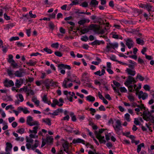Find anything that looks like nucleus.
<instances>
[{
    "label": "nucleus",
    "mask_w": 154,
    "mask_h": 154,
    "mask_svg": "<svg viewBox=\"0 0 154 154\" xmlns=\"http://www.w3.org/2000/svg\"><path fill=\"white\" fill-rule=\"evenodd\" d=\"M35 126L33 127L32 130H29V133L30 134L29 135V137L26 138L27 143L26 145V148L28 149H32L33 150H35L39 145V141L37 140H35V143L32 145L34 140L32 138H38V136L36 135V134L37 133V130L39 126Z\"/></svg>",
    "instance_id": "f257e3e1"
},
{
    "label": "nucleus",
    "mask_w": 154,
    "mask_h": 154,
    "mask_svg": "<svg viewBox=\"0 0 154 154\" xmlns=\"http://www.w3.org/2000/svg\"><path fill=\"white\" fill-rule=\"evenodd\" d=\"M136 82V81L134 78L131 76H129L125 82L124 84L126 86L128 87L130 92H132L136 91L137 92L141 88V84H139L138 86L136 84H134V85H130L132 83H135Z\"/></svg>",
    "instance_id": "f03ea898"
},
{
    "label": "nucleus",
    "mask_w": 154,
    "mask_h": 154,
    "mask_svg": "<svg viewBox=\"0 0 154 154\" xmlns=\"http://www.w3.org/2000/svg\"><path fill=\"white\" fill-rule=\"evenodd\" d=\"M109 122H112V127L115 132L118 135H121L122 133V127L121 120L119 119L115 120V122H113L112 119H110Z\"/></svg>",
    "instance_id": "7ed1b4c3"
},
{
    "label": "nucleus",
    "mask_w": 154,
    "mask_h": 154,
    "mask_svg": "<svg viewBox=\"0 0 154 154\" xmlns=\"http://www.w3.org/2000/svg\"><path fill=\"white\" fill-rule=\"evenodd\" d=\"M26 123L27 125L30 126L40 125L38 121L34 120L33 117L31 116H29L27 117Z\"/></svg>",
    "instance_id": "20e7f679"
},
{
    "label": "nucleus",
    "mask_w": 154,
    "mask_h": 154,
    "mask_svg": "<svg viewBox=\"0 0 154 154\" xmlns=\"http://www.w3.org/2000/svg\"><path fill=\"white\" fill-rule=\"evenodd\" d=\"M53 103H51V106L53 108H55L57 105L59 106H62L64 103L63 99L62 98H60L58 100L57 99H54L52 100Z\"/></svg>",
    "instance_id": "39448f33"
},
{
    "label": "nucleus",
    "mask_w": 154,
    "mask_h": 154,
    "mask_svg": "<svg viewBox=\"0 0 154 154\" xmlns=\"http://www.w3.org/2000/svg\"><path fill=\"white\" fill-rule=\"evenodd\" d=\"M73 85V83L70 82L67 78H65L62 84V86L64 88H70Z\"/></svg>",
    "instance_id": "423d86ee"
},
{
    "label": "nucleus",
    "mask_w": 154,
    "mask_h": 154,
    "mask_svg": "<svg viewBox=\"0 0 154 154\" xmlns=\"http://www.w3.org/2000/svg\"><path fill=\"white\" fill-rule=\"evenodd\" d=\"M63 112V109L58 108L54 110L53 113L49 112L48 114H50L52 118H54L55 116L59 115L60 113H62Z\"/></svg>",
    "instance_id": "0eeeda50"
},
{
    "label": "nucleus",
    "mask_w": 154,
    "mask_h": 154,
    "mask_svg": "<svg viewBox=\"0 0 154 154\" xmlns=\"http://www.w3.org/2000/svg\"><path fill=\"white\" fill-rule=\"evenodd\" d=\"M66 78L69 79V80L72 83V82H75L79 85H80L81 84L80 81L79 80H77V79H78L77 77L74 74H72L71 76L69 77H67Z\"/></svg>",
    "instance_id": "6e6552de"
},
{
    "label": "nucleus",
    "mask_w": 154,
    "mask_h": 154,
    "mask_svg": "<svg viewBox=\"0 0 154 154\" xmlns=\"http://www.w3.org/2000/svg\"><path fill=\"white\" fill-rule=\"evenodd\" d=\"M62 146L64 149V151L68 154H71V152L69 149V143L66 141H64L62 143Z\"/></svg>",
    "instance_id": "1a4fd4ad"
},
{
    "label": "nucleus",
    "mask_w": 154,
    "mask_h": 154,
    "mask_svg": "<svg viewBox=\"0 0 154 154\" xmlns=\"http://www.w3.org/2000/svg\"><path fill=\"white\" fill-rule=\"evenodd\" d=\"M125 45L128 48L130 49L134 46V42L132 39L130 38L125 39Z\"/></svg>",
    "instance_id": "9d476101"
},
{
    "label": "nucleus",
    "mask_w": 154,
    "mask_h": 154,
    "mask_svg": "<svg viewBox=\"0 0 154 154\" xmlns=\"http://www.w3.org/2000/svg\"><path fill=\"white\" fill-rule=\"evenodd\" d=\"M148 94L146 93H144L142 91H140L138 94L139 99L142 98L143 100L147 99L148 97Z\"/></svg>",
    "instance_id": "9b49d317"
},
{
    "label": "nucleus",
    "mask_w": 154,
    "mask_h": 154,
    "mask_svg": "<svg viewBox=\"0 0 154 154\" xmlns=\"http://www.w3.org/2000/svg\"><path fill=\"white\" fill-rule=\"evenodd\" d=\"M25 74V72L21 70L16 71L14 74L16 76L18 77H22L24 76Z\"/></svg>",
    "instance_id": "f8f14e48"
},
{
    "label": "nucleus",
    "mask_w": 154,
    "mask_h": 154,
    "mask_svg": "<svg viewBox=\"0 0 154 154\" xmlns=\"http://www.w3.org/2000/svg\"><path fill=\"white\" fill-rule=\"evenodd\" d=\"M104 52L106 53H108L110 52H114V50L111 46L109 45V42L106 43V48L104 49Z\"/></svg>",
    "instance_id": "ddd939ff"
},
{
    "label": "nucleus",
    "mask_w": 154,
    "mask_h": 154,
    "mask_svg": "<svg viewBox=\"0 0 154 154\" xmlns=\"http://www.w3.org/2000/svg\"><path fill=\"white\" fill-rule=\"evenodd\" d=\"M90 21V20L88 18H83L80 19L78 23L80 26L83 25L86 23H89Z\"/></svg>",
    "instance_id": "4468645a"
},
{
    "label": "nucleus",
    "mask_w": 154,
    "mask_h": 154,
    "mask_svg": "<svg viewBox=\"0 0 154 154\" xmlns=\"http://www.w3.org/2000/svg\"><path fill=\"white\" fill-rule=\"evenodd\" d=\"M96 135L97 138L98 139L100 143H105L106 141L104 136H102L100 134H97Z\"/></svg>",
    "instance_id": "2eb2a0df"
},
{
    "label": "nucleus",
    "mask_w": 154,
    "mask_h": 154,
    "mask_svg": "<svg viewBox=\"0 0 154 154\" xmlns=\"http://www.w3.org/2000/svg\"><path fill=\"white\" fill-rule=\"evenodd\" d=\"M72 143L74 144L82 143L83 144H85V141L81 139L78 138L77 139H74L72 141Z\"/></svg>",
    "instance_id": "dca6fc26"
},
{
    "label": "nucleus",
    "mask_w": 154,
    "mask_h": 154,
    "mask_svg": "<svg viewBox=\"0 0 154 154\" xmlns=\"http://www.w3.org/2000/svg\"><path fill=\"white\" fill-rule=\"evenodd\" d=\"M4 84L5 86L9 87L12 86L14 85V83L11 80H8L6 79L4 82Z\"/></svg>",
    "instance_id": "f3484780"
},
{
    "label": "nucleus",
    "mask_w": 154,
    "mask_h": 154,
    "mask_svg": "<svg viewBox=\"0 0 154 154\" xmlns=\"http://www.w3.org/2000/svg\"><path fill=\"white\" fill-rule=\"evenodd\" d=\"M58 67L60 69H64L70 70L71 68L70 66L64 64H59L58 65Z\"/></svg>",
    "instance_id": "a211bd4d"
},
{
    "label": "nucleus",
    "mask_w": 154,
    "mask_h": 154,
    "mask_svg": "<svg viewBox=\"0 0 154 154\" xmlns=\"http://www.w3.org/2000/svg\"><path fill=\"white\" fill-rule=\"evenodd\" d=\"M142 115L143 118L144 120L147 121L149 119L150 114L148 111L146 110L144 111Z\"/></svg>",
    "instance_id": "6ab92c4d"
},
{
    "label": "nucleus",
    "mask_w": 154,
    "mask_h": 154,
    "mask_svg": "<svg viewBox=\"0 0 154 154\" xmlns=\"http://www.w3.org/2000/svg\"><path fill=\"white\" fill-rule=\"evenodd\" d=\"M126 71L128 74L133 76H134L136 74V72L134 69L127 68Z\"/></svg>",
    "instance_id": "aec40b11"
},
{
    "label": "nucleus",
    "mask_w": 154,
    "mask_h": 154,
    "mask_svg": "<svg viewBox=\"0 0 154 154\" xmlns=\"http://www.w3.org/2000/svg\"><path fill=\"white\" fill-rule=\"evenodd\" d=\"M42 120V122L49 126H50L51 125V120L49 118H44Z\"/></svg>",
    "instance_id": "412c9836"
},
{
    "label": "nucleus",
    "mask_w": 154,
    "mask_h": 154,
    "mask_svg": "<svg viewBox=\"0 0 154 154\" xmlns=\"http://www.w3.org/2000/svg\"><path fill=\"white\" fill-rule=\"evenodd\" d=\"M42 101L44 103L48 104V105H51V102L50 101L48 100V99L47 98V94L44 95L42 97Z\"/></svg>",
    "instance_id": "4be33fe9"
},
{
    "label": "nucleus",
    "mask_w": 154,
    "mask_h": 154,
    "mask_svg": "<svg viewBox=\"0 0 154 154\" xmlns=\"http://www.w3.org/2000/svg\"><path fill=\"white\" fill-rule=\"evenodd\" d=\"M128 95L127 97L129 100L131 102H134L135 100V97L134 95L132 94L128 93Z\"/></svg>",
    "instance_id": "5701e85b"
},
{
    "label": "nucleus",
    "mask_w": 154,
    "mask_h": 154,
    "mask_svg": "<svg viewBox=\"0 0 154 154\" xmlns=\"http://www.w3.org/2000/svg\"><path fill=\"white\" fill-rule=\"evenodd\" d=\"M145 9H146L149 12L151 11H154V8L151 5L149 4L146 3V4Z\"/></svg>",
    "instance_id": "b1692460"
},
{
    "label": "nucleus",
    "mask_w": 154,
    "mask_h": 154,
    "mask_svg": "<svg viewBox=\"0 0 154 154\" xmlns=\"http://www.w3.org/2000/svg\"><path fill=\"white\" fill-rule=\"evenodd\" d=\"M6 147L5 149V151H11V150L12 145L10 142H7L6 143Z\"/></svg>",
    "instance_id": "393cba45"
},
{
    "label": "nucleus",
    "mask_w": 154,
    "mask_h": 154,
    "mask_svg": "<svg viewBox=\"0 0 154 154\" xmlns=\"http://www.w3.org/2000/svg\"><path fill=\"white\" fill-rule=\"evenodd\" d=\"M145 109V107L143 104H141L140 105V107H137L134 109V110L137 112V114L138 115L139 113L138 112H139L140 111L142 110L143 109Z\"/></svg>",
    "instance_id": "a878e982"
},
{
    "label": "nucleus",
    "mask_w": 154,
    "mask_h": 154,
    "mask_svg": "<svg viewBox=\"0 0 154 154\" xmlns=\"http://www.w3.org/2000/svg\"><path fill=\"white\" fill-rule=\"evenodd\" d=\"M136 43L137 44L143 45L144 44V41L143 38H136Z\"/></svg>",
    "instance_id": "bb28decb"
},
{
    "label": "nucleus",
    "mask_w": 154,
    "mask_h": 154,
    "mask_svg": "<svg viewBox=\"0 0 154 154\" xmlns=\"http://www.w3.org/2000/svg\"><path fill=\"white\" fill-rule=\"evenodd\" d=\"M109 45L111 46L112 49L114 50L115 49L118 48L119 46V45L117 42H109Z\"/></svg>",
    "instance_id": "cd10ccee"
},
{
    "label": "nucleus",
    "mask_w": 154,
    "mask_h": 154,
    "mask_svg": "<svg viewBox=\"0 0 154 154\" xmlns=\"http://www.w3.org/2000/svg\"><path fill=\"white\" fill-rule=\"evenodd\" d=\"M86 98V100L89 102H94L95 100V97L91 95L88 96Z\"/></svg>",
    "instance_id": "c85d7f7f"
},
{
    "label": "nucleus",
    "mask_w": 154,
    "mask_h": 154,
    "mask_svg": "<svg viewBox=\"0 0 154 154\" xmlns=\"http://www.w3.org/2000/svg\"><path fill=\"white\" fill-rule=\"evenodd\" d=\"M23 83V80L22 79L19 80L17 79L15 82V85L17 87H20Z\"/></svg>",
    "instance_id": "c756f323"
},
{
    "label": "nucleus",
    "mask_w": 154,
    "mask_h": 154,
    "mask_svg": "<svg viewBox=\"0 0 154 154\" xmlns=\"http://www.w3.org/2000/svg\"><path fill=\"white\" fill-rule=\"evenodd\" d=\"M16 97L20 102H22L24 100L23 97L21 94H17L16 95Z\"/></svg>",
    "instance_id": "7c9ffc66"
},
{
    "label": "nucleus",
    "mask_w": 154,
    "mask_h": 154,
    "mask_svg": "<svg viewBox=\"0 0 154 154\" xmlns=\"http://www.w3.org/2000/svg\"><path fill=\"white\" fill-rule=\"evenodd\" d=\"M96 60L97 61H93L91 63L95 65H98L102 61L98 57H96Z\"/></svg>",
    "instance_id": "2f4dec72"
},
{
    "label": "nucleus",
    "mask_w": 154,
    "mask_h": 154,
    "mask_svg": "<svg viewBox=\"0 0 154 154\" xmlns=\"http://www.w3.org/2000/svg\"><path fill=\"white\" fill-rule=\"evenodd\" d=\"M92 44L93 45H100V44H104V42L103 40L99 41L95 40L92 42Z\"/></svg>",
    "instance_id": "473e14b6"
},
{
    "label": "nucleus",
    "mask_w": 154,
    "mask_h": 154,
    "mask_svg": "<svg viewBox=\"0 0 154 154\" xmlns=\"http://www.w3.org/2000/svg\"><path fill=\"white\" fill-rule=\"evenodd\" d=\"M69 115L71 118L72 121L73 122H75L76 120V119L74 113L72 112H70L69 113Z\"/></svg>",
    "instance_id": "72a5a7b5"
},
{
    "label": "nucleus",
    "mask_w": 154,
    "mask_h": 154,
    "mask_svg": "<svg viewBox=\"0 0 154 154\" xmlns=\"http://www.w3.org/2000/svg\"><path fill=\"white\" fill-rule=\"evenodd\" d=\"M124 118V120L128 122H130L131 121V119L130 118V115L128 113H127L125 115Z\"/></svg>",
    "instance_id": "f704fd0d"
},
{
    "label": "nucleus",
    "mask_w": 154,
    "mask_h": 154,
    "mask_svg": "<svg viewBox=\"0 0 154 154\" xmlns=\"http://www.w3.org/2000/svg\"><path fill=\"white\" fill-rule=\"evenodd\" d=\"M75 93L74 92H72V95H69L66 97L67 99L69 100L70 102H72L73 101V98L72 97L75 96Z\"/></svg>",
    "instance_id": "c9c22d12"
},
{
    "label": "nucleus",
    "mask_w": 154,
    "mask_h": 154,
    "mask_svg": "<svg viewBox=\"0 0 154 154\" xmlns=\"http://www.w3.org/2000/svg\"><path fill=\"white\" fill-rule=\"evenodd\" d=\"M32 101L34 102L37 106H39V101L37 100L36 97H33L32 98Z\"/></svg>",
    "instance_id": "e433bc0d"
},
{
    "label": "nucleus",
    "mask_w": 154,
    "mask_h": 154,
    "mask_svg": "<svg viewBox=\"0 0 154 154\" xmlns=\"http://www.w3.org/2000/svg\"><path fill=\"white\" fill-rule=\"evenodd\" d=\"M98 2L96 0H91L90 5L93 7H95L98 4Z\"/></svg>",
    "instance_id": "4c0bfd02"
},
{
    "label": "nucleus",
    "mask_w": 154,
    "mask_h": 154,
    "mask_svg": "<svg viewBox=\"0 0 154 154\" xmlns=\"http://www.w3.org/2000/svg\"><path fill=\"white\" fill-rule=\"evenodd\" d=\"M144 146V144L143 143H141V144L138 145L137 146V152L138 153H139L141 151L142 147H143Z\"/></svg>",
    "instance_id": "58836bf2"
},
{
    "label": "nucleus",
    "mask_w": 154,
    "mask_h": 154,
    "mask_svg": "<svg viewBox=\"0 0 154 154\" xmlns=\"http://www.w3.org/2000/svg\"><path fill=\"white\" fill-rule=\"evenodd\" d=\"M45 84L46 88L47 89H49L50 88V83L49 80L47 79L45 82Z\"/></svg>",
    "instance_id": "ea45409f"
},
{
    "label": "nucleus",
    "mask_w": 154,
    "mask_h": 154,
    "mask_svg": "<svg viewBox=\"0 0 154 154\" xmlns=\"http://www.w3.org/2000/svg\"><path fill=\"white\" fill-rule=\"evenodd\" d=\"M53 139L50 136H47L46 139H45V141L47 143H51L52 142Z\"/></svg>",
    "instance_id": "a19ab883"
},
{
    "label": "nucleus",
    "mask_w": 154,
    "mask_h": 154,
    "mask_svg": "<svg viewBox=\"0 0 154 154\" xmlns=\"http://www.w3.org/2000/svg\"><path fill=\"white\" fill-rule=\"evenodd\" d=\"M13 56L11 54H9L8 55V62L9 63L14 62V60L13 59Z\"/></svg>",
    "instance_id": "79ce46f5"
},
{
    "label": "nucleus",
    "mask_w": 154,
    "mask_h": 154,
    "mask_svg": "<svg viewBox=\"0 0 154 154\" xmlns=\"http://www.w3.org/2000/svg\"><path fill=\"white\" fill-rule=\"evenodd\" d=\"M49 82L50 87L57 86L58 84L57 82L54 81L52 80H49Z\"/></svg>",
    "instance_id": "37998d69"
},
{
    "label": "nucleus",
    "mask_w": 154,
    "mask_h": 154,
    "mask_svg": "<svg viewBox=\"0 0 154 154\" xmlns=\"http://www.w3.org/2000/svg\"><path fill=\"white\" fill-rule=\"evenodd\" d=\"M64 130L67 132L72 133L73 132V128L69 126H67Z\"/></svg>",
    "instance_id": "c03bdc74"
},
{
    "label": "nucleus",
    "mask_w": 154,
    "mask_h": 154,
    "mask_svg": "<svg viewBox=\"0 0 154 154\" xmlns=\"http://www.w3.org/2000/svg\"><path fill=\"white\" fill-rule=\"evenodd\" d=\"M25 129L23 128H21L18 129L17 131V132L20 134H22L25 132Z\"/></svg>",
    "instance_id": "a18cd8bd"
},
{
    "label": "nucleus",
    "mask_w": 154,
    "mask_h": 154,
    "mask_svg": "<svg viewBox=\"0 0 154 154\" xmlns=\"http://www.w3.org/2000/svg\"><path fill=\"white\" fill-rule=\"evenodd\" d=\"M43 50L48 54H51L53 53V51L50 49L46 47L43 49Z\"/></svg>",
    "instance_id": "49530a36"
},
{
    "label": "nucleus",
    "mask_w": 154,
    "mask_h": 154,
    "mask_svg": "<svg viewBox=\"0 0 154 154\" xmlns=\"http://www.w3.org/2000/svg\"><path fill=\"white\" fill-rule=\"evenodd\" d=\"M3 125H4V126L2 127V129L3 130H5L8 129V126L7 123L4 122L3 123Z\"/></svg>",
    "instance_id": "de8ad7c7"
},
{
    "label": "nucleus",
    "mask_w": 154,
    "mask_h": 154,
    "mask_svg": "<svg viewBox=\"0 0 154 154\" xmlns=\"http://www.w3.org/2000/svg\"><path fill=\"white\" fill-rule=\"evenodd\" d=\"M59 45V44L58 42H56L55 43H54L52 44L51 45V47L52 48H58Z\"/></svg>",
    "instance_id": "09e8293b"
},
{
    "label": "nucleus",
    "mask_w": 154,
    "mask_h": 154,
    "mask_svg": "<svg viewBox=\"0 0 154 154\" xmlns=\"http://www.w3.org/2000/svg\"><path fill=\"white\" fill-rule=\"evenodd\" d=\"M131 107H140V105L137 104L136 103L134 102H131Z\"/></svg>",
    "instance_id": "8fccbe9b"
},
{
    "label": "nucleus",
    "mask_w": 154,
    "mask_h": 154,
    "mask_svg": "<svg viewBox=\"0 0 154 154\" xmlns=\"http://www.w3.org/2000/svg\"><path fill=\"white\" fill-rule=\"evenodd\" d=\"M121 92L126 93L127 90L126 88L124 87H121L119 88Z\"/></svg>",
    "instance_id": "3c124183"
},
{
    "label": "nucleus",
    "mask_w": 154,
    "mask_h": 154,
    "mask_svg": "<svg viewBox=\"0 0 154 154\" xmlns=\"http://www.w3.org/2000/svg\"><path fill=\"white\" fill-rule=\"evenodd\" d=\"M29 14L30 17L32 18H35L36 17V15L35 14H32V11H30L29 12Z\"/></svg>",
    "instance_id": "603ef678"
},
{
    "label": "nucleus",
    "mask_w": 154,
    "mask_h": 154,
    "mask_svg": "<svg viewBox=\"0 0 154 154\" xmlns=\"http://www.w3.org/2000/svg\"><path fill=\"white\" fill-rule=\"evenodd\" d=\"M69 119L70 117L69 116V115H67L63 117V118L61 120L62 121H68L69 120Z\"/></svg>",
    "instance_id": "864d4df0"
},
{
    "label": "nucleus",
    "mask_w": 154,
    "mask_h": 154,
    "mask_svg": "<svg viewBox=\"0 0 154 154\" xmlns=\"http://www.w3.org/2000/svg\"><path fill=\"white\" fill-rule=\"evenodd\" d=\"M49 27L51 29L53 30L55 27V26L53 22H51L49 23Z\"/></svg>",
    "instance_id": "5fc2aeb1"
},
{
    "label": "nucleus",
    "mask_w": 154,
    "mask_h": 154,
    "mask_svg": "<svg viewBox=\"0 0 154 154\" xmlns=\"http://www.w3.org/2000/svg\"><path fill=\"white\" fill-rule=\"evenodd\" d=\"M94 83L95 85L99 86H100L102 85L101 82L97 79H96L94 81Z\"/></svg>",
    "instance_id": "6e6d98bb"
},
{
    "label": "nucleus",
    "mask_w": 154,
    "mask_h": 154,
    "mask_svg": "<svg viewBox=\"0 0 154 154\" xmlns=\"http://www.w3.org/2000/svg\"><path fill=\"white\" fill-rule=\"evenodd\" d=\"M137 78L138 79L141 81H143L144 79V78L139 74L137 75Z\"/></svg>",
    "instance_id": "4d7b16f0"
},
{
    "label": "nucleus",
    "mask_w": 154,
    "mask_h": 154,
    "mask_svg": "<svg viewBox=\"0 0 154 154\" xmlns=\"http://www.w3.org/2000/svg\"><path fill=\"white\" fill-rule=\"evenodd\" d=\"M19 39V38L18 36L12 37L10 38V41H13L18 40Z\"/></svg>",
    "instance_id": "13d9d810"
},
{
    "label": "nucleus",
    "mask_w": 154,
    "mask_h": 154,
    "mask_svg": "<svg viewBox=\"0 0 154 154\" xmlns=\"http://www.w3.org/2000/svg\"><path fill=\"white\" fill-rule=\"evenodd\" d=\"M26 63L27 64L30 66H32L34 65L35 64V63L31 60H30L29 61L27 62Z\"/></svg>",
    "instance_id": "bf43d9fd"
},
{
    "label": "nucleus",
    "mask_w": 154,
    "mask_h": 154,
    "mask_svg": "<svg viewBox=\"0 0 154 154\" xmlns=\"http://www.w3.org/2000/svg\"><path fill=\"white\" fill-rule=\"evenodd\" d=\"M81 39L82 41L87 42L88 40V38L86 36H82Z\"/></svg>",
    "instance_id": "052dcab7"
},
{
    "label": "nucleus",
    "mask_w": 154,
    "mask_h": 154,
    "mask_svg": "<svg viewBox=\"0 0 154 154\" xmlns=\"http://www.w3.org/2000/svg\"><path fill=\"white\" fill-rule=\"evenodd\" d=\"M143 88L146 91H149L150 90V87L149 85H145L143 86Z\"/></svg>",
    "instance_id": "680f3d73"
},
{
    "label": "nucleus",
    "mask_w": 154,
    "mask_h": 154,
    "mask_svg": "<svg viewBox=\"0 0 154 154\" xmlns=\"http://www.w3.org/2000/svg\"><path fill=\"white\" fill-rule=\"evenodd\" d=\"M80 5L83 7H86L88 6V3L86 2H82Z\"/></svg>",
    "instance_id": "e2e57ef3"
},
{
    "label": "nucleus",
    "mask_w": 154,
    "mask_h": 154,
    "mask_svg": "<svg viewBox=\"0 0 154 154\" xmlns=\"http://www.w3.org/2000/svg\"><path fill=\"white\" fill-rule=\"evenodd\" d=\"M14 108V107L12 105H10L7 106L5 107V109L6 110H8L9 109H13Z\"/></svg>",
    "instance_id": "0e129e2a"
},
{
    "label": "nucleus",
    "mask_w": 154,
    "mask_h": 154,
    "mask_svg": "<svg viewBox=\"0 0 154 154\" xmlns=\"http://www.w3.org/2000/svg\"><path fill=\"white\" fill-rule=\"evenodd\" d=\"M99 110L101 111H105L106 110V109L104 107V106L103 105H101L98 108Z\"/></svg>",
    "instance_id": "69168bd1"
},
{
    "label": "nucleus",
    "mask_w": 154,
    "mask_h": 154,
    "mask_svg": "<svg viewBox=\"0 0 154 154\" xmlns=\"http://www.w3.org/2000/svg\"><path fill=\"white\" fill-rule=\"evenodd\" d=\"M134 123L136 125H140V123L137 119L135 118L134 119Z\"/></svg>",
    "instance_id": "338daca9"
},
{
    "label": "nucleus",
    "mask_w": 154,
    "mask_h": 154,
    "mask_svg": "<svg viewBox=\"0 0 154 154\" xmlns=\"http://www.w3.org/2000/svg\"><path fill=\"white\" fill-rule=\"evenodd\" d=\"M60 32L62 34H64L65 33L66 30L65 29L63 28L62 27H60L59 29Z\"/></svg>",
    "instance_id": "774afa93"
}]
</instances>
